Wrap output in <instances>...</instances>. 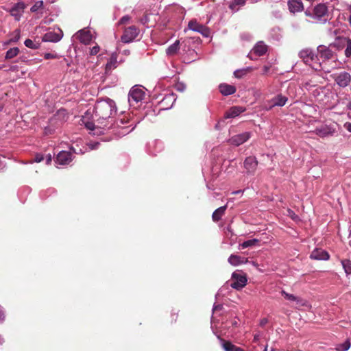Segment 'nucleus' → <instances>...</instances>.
Listing matches in <instances>:
<instances>
[{
	"label": "nucleus",
	"instance_id": "obj_11",
	"mask_svg": "<svg viewBox=\"0 0 351 351\" xmlns=\"http://www.w3.org/2000/svg\"><path fill=\"white\" fill-rule=\"evenodd\" d=\"M288 10L291 14L304 11V7L301 0H289L287 2Z\"/></svg>",
	"mask_w": 351,
	"mask_h": 351
},
{
	"label": "nucleus",
	"instance_id": "obj_14",
	"mask_svg": "<svg viewBox=\"0 0 351 351\" xmlns=\"http://www.w3.org/2000/svg\"><path fill=\"white\" fill-rule=\"evenodd\" d=\"M129 122V119L126 117H123L122 119H120L116 121V123L114 122V125H112V128H115L116 127L120 128L121 129V131L119 132L120 135H125L126 134L129 133L133 128L131 130L129 129L130 126L125 125Z\"/></svg>",
	"mask_w": 351,
	"mask_h": 351
},
{
	"label": "nucleus",
	"instance_id": "obj_18",
	"mask_svg": "<svg viewBox=\"0 0 351 351\" xmlns=\"http://www.w3.org/2000/svg\"><path fill=\"white\" fill-rule=\"evenodd\" d=\"M310 257L315 260L326 261L329 259L330 256L328 253L324 250L315 249L311 252Z\"/></svg>",
	"mask_w": 351,
	"mask_h": 351
},
{
	"label": "nucleus",
	"instance_id": "obj_39",
	"mask_svg": "<svg viewBox=\"0 0 351 351\" xmlns=\"http://www.w3.org/2000/svg\"><path fill=\"white\" fill-rule=\"evenodd\" d=\"M299 24L303 27H306L310 24L315 23L314 21H312L308 18L304 17H300L298 19Z\"/></svg>",
	"mask_w": 351,
	"mask_h": 351
},
{
	"label": "nucleus",
	"instance_id": "obj_38",
	"mask_svg": "<svg viewBox=\"0 0 351 351\" xmlns=\"http://www.w3.org/2000/svg\"><path fill=\"white\" fill-rule=\"evenodd\" d=\"M24 44L27 47L34 49H36L39 47V44L38 43H36L31 39H26Z\"/></svg>",
	"mask_w": 351,
	"mask_h": 351
},
{
	"label": "nucleus",
	"instance_id": "obj_2",
	"mask_svg": "<svg viewBox=\"0 0 351 351\" xmlns=\"http://www.w3.org/2000/svg\"><path fill=\"white\" fill-rule=\"evenodd\" d=\"M315 23L324 24L328 21V7L324 3H319L313 8Z\"/></svg>",
	"mask_w": 351,
	"mask_h": 351
},
{
	"label": "nucleus",
	"instance_id": "obj_50",
	"mask_svg": "<svg viewBox=\"0 0 351 351\" xmlns=\"http://www.w3.org/2000/svg\"><path fill=\"white\" fill-rule=\"evenodd\" d=\"M268 322V319L267 318H263L260 322V325L261 326H264L265 324H267Z\"/></svg>",
	"mask_w": 351,
	"mask_h": 351
},
{
	"label": "nucleus",
	"instance_id": "obj_55",
	"mask_svg": "<svg viewBox=\"0 0 351 351\" xmlns=\"http://www.w3.org/2000/svg\"><path fill=\"white\" fill-rule=\"evenodd\" d=\"M173 97L171 95H169L168 97H166L165 98V99H171Z\"/></svg>",
	"mask_w": 351,
	"mask_h": 351
},
{
	"label": "nucleus",
	"instance_id": "obj_40",
	"mask_svg": "<svg viewBox=\"0 0 351 351\" xmlns=\"http://www.w3.org/2000/svg\"><path fill=\"white\" fill-rule=\"evenodd\" d=\"M346 49L344 54L346 58H350L351 56V38H349L348 40H346Z\"/></svg>",
	"mask_w": 351,
	"mask_h": 351
},
{
	"label": "nucleus",
	"instance_id": "obj_19",
	"mask_svg": "<svg viewBox=\"0 0 351 351\" xmlns=\"http://www.w3.org/2000/svg\"><path fill=\"white\" fill-rule=\"evenodd\" d=\"M245 111V108L241 106H233L227 110L224 114L225 119L234 118Z\"/></svg>",
	"mask_w": 351,
	"mask_h": 351
},
{
	"label": "nucleus",
	"instance_id": "obj_24",
	"mask_svg": "<svg viewBox=\"0 0 351 351\" xmlns=\"http://www.w3.org/2000/svg\"><path fill=\"white\" fill-rule=\"evenodd\" d=\"M227 209V205H225L223 206H221L216 209L213 215H212V219L214 222H217L219 220L221 219V217L225 215L226 210Z\"/></svg>",
	"mask_w": 351,
	"mask_h": 351
},
{
	"label": "nucleus",
	"instance_id": "obj_21",
	"mask_svg": "<svg viewBox=\"0 0 351 351\" xmlns=\"http://www.w3.org/2000/svg\"><path fill=\"white\" fill-rule=\"evenodd\" d=\"M267 51V46L263 42H258L252 49V53L257 56H263Z\"/></svg>",
	"mask_w": 351,
	"mask_h": 351
},
{
	"label": "nucleus",
	"instance_id": "obj_37",
	"mask_svg": "<svg viewBox=\"0 0 351 351\" xmlns=\"http://www.w3.org/2000/svg\"><path fill=\"white\" fill-rule=\"evenodd\" d=\"M258 242V240L256 239H251V240H247V241H245L243 243H242L241 244V247L243 249H245V248H247V247H249L254 245Z\"/></svg>",
	"mask_w": 351,
	"mask_h": 351
},
{
	"label": "nucleus",
	"instance_id": "obj_53",
	"mask_svg": "<svg viewBox=\"0 0 351 351\" xmlns=\"http://www.w3.org/2000/svg\"><path fill=\"white\" fill-rule=\"evenodd\" d=\"M259 338H260V336L258 334H256L254 335V339H253V341L254 342H257L258 340H259Z\"/></svg>",
	"mask_w": 351,
	"mask_h": 351
},
{
	"label": "nucleus",
	"instance_id": "obj_1",
	"mask_svg": "<svg viewBox=\"0 0 351 351\" xmlns=\"http://www.w3.org/2000/svg\"><path fill=\"white\" fill-rule=\"evenodd\" d=\"M117 112L115 102L106 98L97 101L94 107L93 121H87V129L94 130L96 128L110 129L114 125V115Z\"/></svg>",
	"mask_w": 351,
	"mask_h": 351
},
{
	"label": "nucleus",
	"instance_id": "obj_4",
	"mask_svg": "<svg viewBox=\"0 0 351 351\" xmlns=\"http://www.w3.org/2000/svg\"><path fill=\"white\" fill-rule=\"evenodd\" d=\"M247 276L242 271L237 270L232 274L230 287L237 290H241L247 284Z\"/></svg>",
	"mask_w": 351,
	"mask_h": 351
},
{
	"label": "nucleus",
	"instance_id": "obj_5",
	"mask_svg": "<svg viewBox=\"0 0 351 351\" xmlns=\"http://www.w3.org/2000/svg\"><path fill=\"white\" fill-rule=\"evenodd\" d=\"M140 31L138 27L132 25L125 29L121 40L124 43H129L133 41L138 35Z\"/></svg>",
	"mask_w": 351,
	"mask_h": 351
},
{
	"label": "nucleus",
	"instance_id": "obj_54",
	"mask_svg": "<svg viewBox=\"0 0 351 351\" xmlns=\"http://www.w3.org/2000/svg\"><path fill=\"white\" fill-rule=\"evenodd\" d=\"M51 156L49 155V158H47V162H48V163H49V162H51Z\"/></svg>",
	"mask_w": 351,
	"mask_h": 351
},
{
	"label": "nucleus",
	"instance_id": "obj_48",
	"mask_svg": "<svg viewBox=\"0 0 351 351\" xmlns=\"http://www.w3.org/2000/svg\"><path fill=\"white\" fill-rule=\"evenodd\" d=\"M43 160V156L41 154H36L34 158V161L40 162Z\"/></svg>",
	"mask_w": 351,
	"mask_h": 351
},
{
	"label": "nucleus",
	"instance_id": "obj_43",
	"mask_svg": "<svg viewBox=\"0 0 351 351\" xmlns=\"http://www.w3.org/2000/svg\"><path fill=\"white\" fill-rule=\"evenodd\" d=\"M313 15H314V13H313V10L311 11L309 9H307L306 10L304 11V16L306 18L312 19V21H314V16Z\"/></svg>",
	"mask_w": 351,
	"mask_h": 351
},
{
	"label": "nucleus",
	"instance_id": "obj_44",
	"mask_svg": "<svg viewBox=\"0 0 351 351\" xmlns=\"http://www.w3.org/2000/svg\"><path fill=\"white\" fill-rule=\"evenodd\" d=\"M58 56L56 53H45L44 54V58L46 60L49 59H56L58 58Z\"/></svg>",
	"mask_w": 351,
	"mask_h": 351
},
{
	"label": "nucleus",
	"instance_id": "obj_52",
	"mask_svg": "<svg viewBox=\"0 0 351 351\" xmlns=\"http://www.w3.org/2000/svg\"><path fill=\"white\" fill-rule=\"evenodd\" d=\"M344 126L347 130L351 132V123H346Z\"/></svg>",
	"mask_w": 351,
	"mask_h": 351
},
{
	"label": "nucleus",
	"instance_id": "obj_42",
	"mask_svg": "<svg viewBox=\"0 0 351 351\" xmlns=\"http://www.w3.org/2000/svg\"><path fill=\"white\" fill-rule=\"evenodd\" d=\"M117 63V60L116 58H110V60L108 62V63L106 64V69L107 70H110L112 69V68H114L116 66Z\"/></svg>",
	"mask_w": 351,
	"mask_h": 351
},
{
	"label": "nucleus",
	"instance_id": "obj_28",
	"mask_svg": "<svg viewBox=\"0 0 351 351\" xmlns=\"http://www.w3.org/2000/svg\"><path fill=\"white\" fill-rule=\"evenodd\" d=\"M314 70L315 71H321L324 69V66H323V62H320V58L319 55L315 54V58L311 63H308Z\"/></svg>",
	"mask_w": 351,
	"mask_h": 351
},
{
	"label": "nucleus",
	"instance_id": "obj_35",
	"mask_svg": "<svg viewBox=\"0 0 351 351\" xmlns=\"http://www.w3.org/2000/svg\"><path fill=\"white\" fill-rule=\"evenodd\" d=\"M350 348V342L349 340L345 341L343 343H340L337 346V351H347Z\"/></svg>",
	"mask_w": 351,
	"mask_h": 351
},
{
	"label": "nucleus",
	"instance_id": "obj_3",
	"mask_svg": "<svg viewBox=\"0 0 351 351\" xmlns=\"http://www.w3.org/2000/svg\"><path fill=\"white\" fill-rule=\"evenodd\" d=\"M330 77L340 88L348 87L351 83V75L346 71L335 73L330 75Z\"/></svg>",
	"mask_w": 351,
	"mask_h": 351
},
{
	"label": "nucleus",
	"instance_id": "obj_29",
	"mask_svg": "<svg viewBox=\"0 0 351 351\" xmlns=\"http://www.w3.org/2000/svg\"><path fill=\"white\" fill-rule=\"evenodd\" d=\"M179 49L180 41L178 40L167 49L166 53L168 56H174L178 53Z\"/></svg>",
	"mask_w": 351,
	"mask_h": 351
},
{
	"label": "nucleus",
	"instance_id": "obj_23",
	"mask_svg": "<svg viewBox=\"0 0 351 351\" xmlns=\"http://www.w3.org/2000/svg\"><path fill=\"white\" fill-rule=\"evenodd\" d=\"M288 98L285 96L282 95L281 94H279L271 99V107L274 106H283L285 105L286 102L287 101Z\"/></svg>",
	"mask_w": 351,
	"mask_h": 351
},
{
	"label": "nucleus",
	"instance_id": "obj_51",
	"mask_svg": "<svg viewBox=\"0 0 351 351\" xmlns=\"http://www.w3.org/2000/svg\"><path fill=\"white\" fill-rule=\"evenodd\" d=\"M90 145H91L90 148L92 149H95L98 148V147L99 145V143L97 142V143H95L93 144H91Z\"/></svg>",
	"mask_w": 351,
	"mask_h": 351
},
{
	"label": "nucleus",
	"instance_id": "obj_36",
	"mask_svg": "<svg viewBox=\"0 0 351 351\" xmlns=\"http://www.w3.org/2000/svg\"><path fill=\"white\" fill-rule=\"evenodd\" d=\"M20 34H21L20 29H15L12 32V37L10 38L8 43L17 42L20 38Z\"/></svg>",
	"mask_w": 351,
	"mask_h": 351
},
{
	"label": "nucleus",
	"instance_id": "obj_47",
	"mask_svg": "<svg viewBox=\"0 0 351 351\" xmlns=\"http://www.w3.org/2000/svg\"><path fill=\"white\" fill-rule=\"evenodd\" d=\"M130 17L128 16H123L120 21H119V24H125L127 21H128L130 20Z\"/></svg>",
	"mask_w": 351,
	"mask_h": 351
},
{
	"label": "nucleus",
	"instance_id": "obj_46",
	"mask_svg": "<svg viewBox=\"0 0 351 351\" xmlns=\"http://www.w3.org/2000/svg\"><path fill=\"white\" fill-rule=\"evenodd\" d=\"M5 315L4 311L3 310L2 306L0 305V322H2L5 320Z\"/></svg>",
	"mask_w": 351,
	"mask_h": 351
},
{
	"label": "nucleus",
	"instance_id": "obj_34",
	"mask_svg": "<svg viewBox=\"0 0 351 351\" xmlns=\"http://www.w3.org/2000/svg\"><path fill=\"white\" fill-rule=\"evenodd\" d=\"M281 294L282 296H284V298L288 300H291V301H293V302H299L300 301V299L296 296H295L293 294H289L288 293H287L285 291L282 290L281 291Z\"/></svg>",
	"mask_w": 351,
	"mask_h": 351
},
{
	"label": "nucleus",
	"instance_id": "obj_7",
	"mask_svg": "<svg viewBox=\"0 0 351 351\" xmlns=\"http://www.w3.org/2000/svg\"><path fill=\"white\" fill-rule=\"evenodd\" d=\"M258 162L256 157L248 156L243 162V167L246 170V173L254 175L258 166Z\"/></svg>",
	"mask_w": 351,
	"mask_h": 351
},
{
	"label": "nucleus",
	"instance_id": "obj_17",
	"mask_svg": "<svg viewBox=\"0 0 351 351\" xmlns=\"http://www.w3.org/2000/svg\"><path fill=\"white\" fill-rule=\"evenodd\" d=\"M299 56L305 64L311 63L315 58V54L310 49H304L299 53Z\"/></svg>",
	"mask_w": 351,
	"mask_h": 351
},
{
	"label": "nucleus",
	"instance_id": "obj_27",
	"mask_svg": "<svg viewBox=\"0 0 351 351\" xmlns=\"http://www.w3.org/2000/svg\"><path fill=\"white\" fill-rule=\"evenodd\" d=\"M349 38L348 37H337L330 46H333L338 50H341L346 48V40H348Z\"/></svg>",
	"mask_w": 351,
	"mask_h": 351
},
{
	"label": "nucleus",
	"instance_id": "obj_10",
	"mask_svg": "<svg viewBox=\"0 0 351 351\" xmlns=\"http://www.w3.org/2000/svg\"><path fill=\"white\" fill-rule=\"evenodd\" d=\"M145 94V91L143 88L138 86H134L130 90L129 101L133 100L137 103L144 98Z\"/></svg>",
	"mask_w": 351,
	"mask_h": 351
},
{
	"label": "nucleus",
	"instance_id": "obj_25",
	"mask_svg": "<svg viewBox=\"0 0 351 351\" xmlns=\"http://www.w3.org/2000/svg\"><path fill=\"white\" fill-rule=\"evenodd\" d=\"M247 262V258H245L243 257L231 254L228 258V263L234 266H237L241 264H243Z\"/></svg>",
	"mask_w": 351,
	"mask_h": 351
},
{
	"label": "nucleus",
	"instance_id": "obj_32",
	"mask_svg": "<svg viewBox=\"0 0 351 351\" xmlns=\"http://www.w3.org/2000/svg\"><path fill=\"white\" fill-rule=\"evenodd\" d=\"M19 53V49L18 47H13L10 49L5 54V59L10 60L16 57Z\"/></svg>",
	"mask_w": 351,
	"mask_h": 351
},
{
	"label": "nucleus",
	"instance_id": "obj_31",
	"mask_svg": "<svg viewBox=\"0 0 351 351\" xmlns=\"http://www.w3.org/2000/svg\"><path fill=\"white\" fill-rule=\"evenodd\" d=\"M252 70L253 69L252 67H247L242 69H238L234 72V75L235 77L241 79L245 75H246L248 73L251 72Z\"/></svg>",
	"mask_w": 351,
	"mask_h": 351
},
{
	"label": "nucleus",
	"instance_id": "obj_26",
	"mask_svg": "<svg viewBox=\"0 0 351 351\" xmlns=\"http://www.w3.org/2000/svg\"><path fill=\"white\" fill-rule=\"evenodd\" d=\"M221 341L225 351H245L243 348L236 346L229 341L221 339Z\"/></svg>",
	"mask_w": 351,
	"mask_h": 351
},
{
	"label": "nucleus",
	"instance_id": "obj_6",
	"mask_svg": "<svg viewBox=\"0 0 351 351\" xmlns=\"http://www.w3.org/2000/svg\"><path fill=\"white\" fill-rule=\"evenodd\" d=\"M317 53L323 64L326 61L336 58V54L328 47L319 45L317 47Z\"/></svg>",
	"mask_w": 351,
	"mask_h": 351
},
{
	"label": "nucleus",
	"instance_id": "obj_41",
	"mask_svg": "<svg viewBox=\"0 0 351 351\" xmlns=\"http://www.w3.org/2000/svg\"><path fill=\"white\" fill-rule=\"evenodd\" d=\"M43 7V1H36L31 8L30 10L32 12H35L40 10Z\"/></svg>",
	"mask_w": 351,
	"mask_h": 351
},
{
	"label": "nucleus",
	"instance_id": "obj_15",
	"mask_svg": "<svg viewBox=\"0 0 351 351\" xmlns=\"http://www.w3.org/2000/svg\"><path fill=\"white\" fill-rule=\"evenodd\" d=\"M63 36V33L61 29H59V33L49 32L44 34L43 40L45 42L57 43L61 40Z\"/></svg>",
	"mask_w": 351,
	"mask_h": 351
},
{
	"label": "nucleus",
	"instance_id": "obj_49",
	"mask_svg": "<svg viewBox=\"0 0 351 351\" xmlns=\"http://www.w3.org/2000/svg\"><path fill=\"white\" fill-rule=\"evenodd\" d=\"M270 68H271V66H270L265 65V66L263 67V75L267 74V73L269 71Z\"/></svg>",
	"mask_w": 351,
	"mask_h": 351
},
{
	"label": "nucleus",
	"instance_id": "obj_9",
	"mask_svg": "<svg viewBox=\"0 0 351 351\" xmlns=\"http://www.w3.org/2000/svg\"><path fill=\"white\" fill-rule=\"evenodd\" d=\"M313 132L321 138L332 136L335 132V129L328 125H322L317 128Z\"/></svg>",
	"mask_w": 351,
	"mask_h": 351
},
{
	"label": "nucleus",
	"instance_id": "obj_22",
	"mask_svg": "<svg viewBox=\"0 0 351 351\" xmlns=\"http://www.w3.org/2000/svg\"><path fill=\"white\" fill-rule=\"evenodd\" d=\"M219 88L220 93L225 96L232 95L237 90L235 86L228 84H221Z\"/></svg>",
	"mask_w": 351,
	"mask_h": 351
},
{
	"label": "nucleus",
	"instance_id": "obj_30",
	"mask_svg": "<svg viewBox=\"0 0 351 351\" xmlns=\"http://www.w3.org/2000/svg\"><path fill=\"white\" fill-rule=\"evenodd\" d=\"M246 0H234L229 5V8L232 12H237L239 10V7L243 6L245 4Z\"/></svg>",
	"mask_w": 351,
	"mask_h": 351
},
{
	"label": "nucleus",
	"instance_id": "obj_8",
	"mask_svg": "<svg viewBox=\"0 0 351 351\" xmlns=\"http://www.w3.org/2000/svg\"><path fill=\"white\" fill-rule=\"evenodd\" d=\"M190 29L199 32L205 37H208L210 34L209 29L202 24L198 23L196 21H191L188 24Z\"/></svg>",
	"mask_w": 351,
	"mask_h": 351
},
{
	"label": "nucleus",
	"instance_id": "obj_20",
	"mask_svg": "<svg viewBox=\"0 0 351 351\" xmlns=\"http://www.w3.org/2000/svg\"><path fill=\"white\" fill-rule=\"evenodd\" d=\"M77 37L80 41L85 45H88L92 40L90 32L84 29L80 30L77 32Z\"/></svg>",
	"mask_w": 351,
	"mask_h": 351
},
{
	"label": "nucleus",
	"instance_id": "obj_45",
	"mask_svg": "<svg viewBox=\"0 0 351 351\" xmlns=\"http://www.w3.org/2000/svg\"><path fill=\"white\" fill-rule=\"evenodd\" d=\"M99 51V46H95L90 49V54L94 56L97 54V53Z\"/></svg>",
	"mask_w": 351,
	"mask_h": 351
},
{
	"label": "nucleus",
	"instance_id": "obj_16",
	"mask_svg": "<svg viewBox=\"0 0 351 351\" xmlns=\"http://www.w3.org/2000/svg\"><path fill=\"white\" fill-rule=\"evenodd\" d=\"M72 161V154L69 152L62 151L56 157V162L61 165H68Z\"/></svg>",
	"mask_w": 351,
	"mask_h": 351
},
{
	"label": "nucleus",
	"instance_id": "obj_56",
	"mask_svg": "<svg viewBox=\"0 0 351 351\" xmlns=\"http://www.w3.org/2000/svg\"><path fill=\"white\" fill-rule=\"evenodd\" d=\"M3 105L1 103H0V111L3 109Z\"/></svg>",
	"mask_w": 351,
	"mask_h": 351
},
{
	"label": "nucleus",
	"instance_id": "obj_12",
	"mask_svg": "<svg viewBox=\"0 0 351 351\" xmlns=\"http://www.w3.org/2000/svg\"><path fill=\"white\" fill-rule=\"evenodd\" d=\"M25 8L26 5L24 3L19 2L14 4V5L10 9L9 12L16 21H19Z\"/></svg>",
	"mask_w": 351,
	"mask_h": 351
},
{
	"label": "nucleus",
	"instance_id": "obj_33",
	"mask_svg": "<svg viewBox=\"0 0 351 351\" xmlns=\"http://www.w3.org/2000/svg\"><path fill=\"white\" fill-rule=\"evenodd\" d=\"M342 267L347 275L351 274V261L343 259L341 261Z\"/></svg>",
	"mask_w": 351,
	"mask_h": 351
},
{
	"label": "nucleus",
	"instance_id": "obj_13",
	"mask_svg": "<svg viewBox=\"0 0 351 351\" xmlns=\"http://www.w3.org/2000/svg\"><path fill=\"white\" fill-rule=\"evenodd\" d=\"M250 138V132H243L242 134L233 136L229 140V143L232 145L239 146L246 142Z\"/></svg>",
	"mask_w": 351,
	"mask_h": 351
}]
</instances>
